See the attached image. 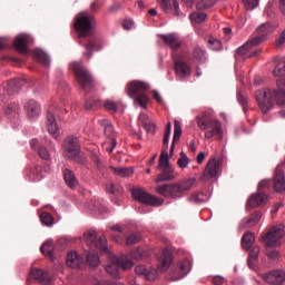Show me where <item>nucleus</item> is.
Returning a JSON list of instances; mask_svg holds the SVG:
<instances>
[{
  "label": "nucleus",
  "mask_w": 285,
  "mask_h": 285,
  "mask_svg": "<svg viewBox=\"0 0 285 285\" xmlns=\"http://www.w3.org/2000/svg\"><path fill=\"white\" fill-rule=\"evenodd\" d=\"M237 101L243 106L244 110H246V106H248V98L242 91L237 92Z\"/></svg>",
  "instance_id": "obj_54"
},
{
  "label": "nucleus",
  "mask_w": 285,
  "mask_h": 285,
  "mask_svg": "<svg viewBox=\"0 0 285 285\" xmlns=\"http://www.w3.org/2000/svg\"><path fill=\"white\" fill-rule=\"evenodd\" d=\"M138 125L142 126V128L146 130V132H150L151 135H155V122L148 115L140 114L138 117Z\"/></svg>",
  "instance_id": "obj_29"
},
{
  "label": "nucleus",
  "mask_w": 285,
  "mask_h": 285,
  "mask_svg": "<svg viewBox=\"0 0 285 285\" xmlns=\"http://www.w3.org/2000/svg\"><path fill=\"white\" fill-rule=\"evenodd\" d=\"M58 95H61V92H68V83L66 81H61L57 89Z\"/></svg>",
  "instance_id": "obj_63"
},
{
  "label": "nucleus",
  "mask_w": 285,
  "mask_h": 285,
  "mask_svg": "<svg viewBox=\"0 0 285 285\" xmlns=\"http://www.w3.org/2000/svg\"><path fill=\"white\" fill-rule=\"evenodd\" d=\"M208 43L210 45L212 50H222V42L219 40H209Z\"/></svg>",
  "instance_id": "obj_60"
},
{
  "label": "nucleus",
  "mask_w": 285,
  "mask_h": 285,
  "mask_svg": "<svg viewBox=\"0 0 285 285\" xmlns=\"http://www.w3.org/2000/svg\"><path fill=\"white\" fill-rule=\"evenodd\" d=\"M117 147V139L112 138L109 139V141L105 142L104 148L107 150V153H112L115 148Z\"/></svg>",
  "instance_id": "obj_52"
},
{
  "label": "nucleus",
  "mask_w": 285,
  "mask_h": 285,
  "mask_svg": "<svg viewBox=\"0 0 285 285\" xmlns=\"http://www.w3.org/2000/svg\"><path fill=\"white\" fill-rule=\"evenodd\" d=\"M150 86L141 80H134L127 85V92L136 106L140 108H147L148 106V92Z\"/></svg>",
  "instance_id": "obj_6"
},
{
  "label": "nucleus",
  "mask_w": 285,
  "mask_h": 285,
  "mask_svg": "<svg viewBox=\"0 0 285 285\" xmlns=\"http://www.w3.org/2000/svg\"><path fill=\"white\" fill-rule=\"evenodd\" d=\"M282 237H284V225H275L262 235V239L267 246L266 255L269 259H277L279 257V252L271 248L279 246Z\"/></svg>",
  "instance_id": "obj_5"
},
{
  "label": "nucleus",
  "mask_w": 285,
  "mask_h": 285,
  "mask_svg": "<svg viewBox=\"0 0 285 285\" xmlns=\"http://www.w3.org/2000/svg\"><path fill=\"white\" fill-rule=\"evenodd\" d=\"M285 43V29L283 30V32L279 35V37L277 38L275 46H277V48L284 46Z\"/></svg>",
  "instance_id": "obj_62"
},
{
  "label": "nucleus",
  "mask_w": 285,
  "mask_h": 285,
  "mask_svg": "<svg viewBox=\"0 0 285 285\" xmlns=\"http://www.w3.org/2000/svg\"><path fill=\"white\" fill-rule=\"evenodd\" d=\"M158 170H160V173L156 178L157 184L161 181H173V179H175V169L170 166V160H168V151H166V149L161 150Z\"/></svg>",
  "instance_id": "obj_8"
},
{
  "label": "nucleus",
  "mask_w": 285,
  "mask_h": 285,
  "mask_svg": "<svg viewBox=\"0 0 285 285\" xmlns=\"http://www.w3.org/2000/svg\"><path fill=\"white\" fill-rule=\"evenodd\" d=\"M189 164H190V158H188L186 153L181 151L180 157L177 160V166L184 170V168H188Z\"/></svg>",
  "instance_id": "obj_45"
},
{
  "label": "nucleus",
  "mask_w": 285,
  "mask_h": 285,
  "mask_svg": "<svg viewBox=\"0 0 285 285\" xmlns=\"http://www.w3.org/2000/svg\"><path fill=\"white\" fill-rule=\"evenodd\" d=\"M175 73L178 79H187L190 76V66L181 60L175 61Z\"/></svg>",
  "instance_id": "obj_26"
},
{
  "label": "nucleus",
  "mask_w": 285,
  "mask_h": 285,
  "mask_svg": "<svg viewBox=\"0 0 285 285\" xmlns=\"http://www.w3.org/2000/svg\"><path fill=\"white\" fill-rule=\"evenodd\" d=\"M98 124L104 128L105 137H107V139H115V127H112L110 120L102 118L98 120Z\"/></svg>",
  "instance_id": "obj_30"
},
{
  "label": "nucleus",
  "mask_w": 285,
  "mask_h": 285,
  "mask_svg": "<svg viewBox=\"0 0 285 285\" xmlns=\"http://www.w3.org/2000/svg\"><path fill=\"white\" fill-rule=\"evenodd\" d=\"M159 265L158 271L160 273H166L167 268H170V264H173V252L166 248L163 249L161 255L158 258Z\"/></svg>",
  "instance_id": "obj_24"
},
{
  "label": "nucleus",
  "mask_w": 285,
  "mask_h": 285,
  "mask_svg": "<svg viewBox=\"0 0 285 285\" xmlns=\"http://www.w3.org/2000/svg\"><path fill=\"white\" fill-rule=\"evenodd\" d=\"M276 86L277 89L263 88L255 92V99L263 115L275 106V101L278 106H285V79H278Z\"/></svg>",
  "instance_id": "obj_1"
},
{
  "label": "nucleus",
  "mask_w": 285,
  "mask_h": 285,
  "mask_svg": "<svg viewBox=\"0 0 285 285\" xmlns=\"http://www.w3.org/2000/svg\"><path fill=\"white\" fill-rule=\"evenodd\" d=\"M104 108L108 110V112H111V115H115L119 110V102L114 101V100H105L104 102Z\"/></svg>",
  "instance_id": "obj_40"
},
{
  "label": "nucleus",
  "mask_w": 285,
  "mask_h": 285,
  "mask_svg": "<svg viewBox=\"0 0 285 285\" xmlns=\"http://www.w3.org/2000/svg\"><path fill=\"white\" fill-rule=\"evenodd\" d=\"M14 112H19V105L16 102L6 105L4 115H14Z\"/></svg>",
  "instance_id": "obj_49"
},
{
  "label": "nucleus",
  "mask_w": 285,
  "mask_h": 285,
  "mask_svg": "<svg viewBox=\"0 0 285 285\" xmlns=\"http://www.w3.org/2000/svg\"><path fill=\"white\" fill-rule=\"evenodd\" d=\"M83 265V257H81L77 252H69L67 254V266L69 268H81Z\"/></svg>",
  "instance_id": "obj_28"
},
{
  "label": "nucleus",
  "mask_w": 285,
  "mask_h": 285,
  "mask_svg": "<svg viewBox=\"0 0 285 285\" xmlns=\"http://www.w3.org/2000/svg\"><path fill=\"white\" fill-rule=\"evenodd\" d=\"M92 21H95V16L88 12H82L77 17L75 28L79 37H92Z\"/></svg>",
  "instance_id": "obj_12"
},
{
  "label": "nucleus",
  "mask_w": 285,
  "mask_h": 285,
  "mask_svg": "<svg viewBox=\"0 0 285 285\" xmlns=\"http://www.w3.org/2000/svg\"><path fill=\"white\" fill-rule=\"evenodd\" d=\"M217 175H219V163L215 161V159H210L206 165L200 180L207 181V179H210L212 177H217Z\"/></svg>",
  "instance_id": "obj_21"
},
{
  "label": "nucleus",
  "mask_w": 285,
  "mask_h": 285,
  "mask_svg": "<svg viewBox=\"0 0 285 285\" xmlns=\"http://www.w3.org/2000/svg\"><path fill=\"white\" fill-rule=\"evenodd\" d=\"M197 184V178H186L176 184H165L156 187V193L163 197L179 198L188 193Z\"/></svg>",
  "instance_id": "obj_2"
},
{
  "label": "nucleus",
  "mask_w": 285,
  "mask_h": 285,
  "mask_svg": "<svg viewBox=\"0 0 285 285\" xmlns=\"http://www.w3.org/2000/svg\"><path fill=\"white\" fill-rule=\"evenodd\" d=\"M165 46L171 48V50H179L181 48V39L177 33L159 35Z\"/></svg>",
  "instance_id": "obj_22"
},
{
  "label": "nucleus",
  "mask_w": 285,
  "mask_h": 285,
  "mask_svg": "<svg viewBox=\"0 0 285 285\" xmlns=\"http://www.w3.org/2000/svg\"><path fill=\"white\" fill-rule=\"evenodd\" d=\"M99 104L100 102L97 99H89V100L86 101L85 108L87 110H92V108H97V106H99Z\"/></svg>",
  "instance_id": "obj_57"
},
{
  "label": "nucleus",
  "mask_w": 285,
  "mask_h": 285,
  "mask_svg": "<svg viewBox=\"0 0 285 285\" xmlns=\"http://www.w3.org/2000/svg\"><path fill=\"white\" fill-rule=\"evenodd\" d=\"M188 202L191 204H204L206 202V195L204 193H194L189 196Z\"/></svg>",
  "instance_id": "obj_42"
},
{
  "label": "nucleus",
  "mask_w": 285,
  "mask_h": 285,
  "mask_svg": "<svg viewBox=\"0 0 285 285\" xmlns=\"http://www.w3.org/2000/svg\"><path fill=\"white\" fill-rule=\"evenodd\" d=\"M145 278L149 282L157 279V271L155 268L147 269V272H145Z\"/></svg>",
  "instance_id": "obj_56"
},
{
  "label": "nucleus",
  "mask_w": 285,
  "mask_h": 285,
  "mask_svg": "<svg viewBox=\"0 0 285 285\" xmlns=\"http://www.w3.org/2000/svg\"><path fill=\"white\" fill-rule=\"evenodd\" d=\"M38 155H39V157H41V159H45L46 161H48V159H50V153H48V149L43 146L39 147Z\"/></svg>",
  "instance_id": "obj_55"
},
{
  "label": "nucleus",
  "mask_w": 285,
  "mask_h": 285,
  "mask_svg": "<svg viewBox=\"0 0 285 285\" xmlns=\"http://www.w3.org/2000/svg\"><path fill=\"white\" fill-rule=\"evenodd\" d=\"M40 252L45 257H48L51 262H55V246L52 243L47 242L40 247Z\"/></svg>",
  "instance_id": "obj_33"
},
{
  "label": "nucleus",
  "mask_w": 285,
  "mask_h": 285,
  "mask_svg": "<svg viewBox=\"0 0 285 285\" xmlns=\"http://www.w3.org/2000/svg\"><path fill=\"white\" fill-rule=\"evenodd\" d=\"M193 57L199 63H204L206 61V50H204L202 47H195Z\"/></svg>",
  "instance_id": "obj_38"
},
{
  "label": "nucleus",
  "mask_w": 285,
  "mask_h": 285,
  "mask_svg": "<svg viewBox=\"0 0 285 285\" xmlns=\"http://www.w3.org/2000/svg\"><path fill=\"white\" fill-rule=\"evenodd\" d=\"M71 70L75 73L76 80L82 90H88L92 88L94 80L90 71L79 62L71 63Z\"/></svg>",
  "instance_id": "obj_9"
},
{
  "label": "nucleus",
  "mask_w": 285,
  "mask_h": 285,
  "mask_svg": "<svg viewBox=\"0 0 285 285\" xmlns=\"http://www.w3.org/2000/svg\"><path fill=\"white\" fill-rule=\"evenodd\" d=\"M240 226L242 228H253V226H255V223L252 220L250 217H248L243 219Z\"/></svg>",
  "instance_id": "obj_59"
},
{
  "label": "nucleus",
  "mask_w": 285,
  "mask_h": 285,
  "mask_svg": "<svg viewBox=\"0 0 285 285\" xmlns=\"http://www.w3.org/2000/svg\"><path fill=\"white\" fill-rule=\"evenodd\" d=\"M33 57L39 61V63H42V66H50V57H48V53L43 50L36 49L33 51Z\"/></svg>",
  "instance_id": "obj_35"
},
{
  "label": "nucleus",
  "mask_w": 285,
  "mask_h": 285,
  "mask_svg": "<svg viewBox=\"0 0 285 285\" xmlns=\"http://www.w3.org/2000/svg\"><path fill=\"white\" fill-rule=\"evenodd\" d=\"M138 242H141V235L131 234L128 236L126 244H127V246H132V244H138Z\"/></svg>",
  "instance_id": "obj_51"
},
{
  "label": "nucleus",
  "mask_w": 285,
  "mask_h": 285,
  "mask_svg": "<svg viewBox=\"0 0 285 285\" xmlns=\"http://www.w3.org/2000/svg\"><path fill=\"white\" fill-rule=\"evenodd\" d=\"M246 10H255L256 6H259V0H243Z\"/></svg>",
  "instance_id": "obj_53"
},
{
  "label": "nucleus",
  "mask_w": 285,
  "mask_h": 285,
  "mask_svg": "<svg viewBox=\"0 0 285 285\" xmlns=\"http://www.w3.org/2000/svg\"><path fill=\"white\" fill-rule=\"evenodd\" d=\"M181 138V122L179 120L174 121V137L173 141L177 142Z\"/></svg>",
  "instance_id": "obj_47"
},
{
  "label": "nucleus",
  "mask_w": 285,
  "mask_h": 285,
  "mask_svg": "<svg viewBox=\"0 0 285 285\" xmlns=\"http://www.w3.org/2000/svg\"><path fill=\"white\" fill-rule=\"evenodd\" d=\"M196 122L199 130H206L205 139H213L216 137L219 141L224 139V130L222 129V121L210 117L208 114H203L196 117Z\"/></svg>",
  "instance_id": "obj_3"
},
{
  "label": "nucleus",
  "mask_w": 285,
  "mask_h": 285,
  "mask_svg": "<svg viewBox=\"0 0 285 285\" xmlns=\"http://www.w3.org/2000/svg\"><path fill=\"white\" fill-rule=\"evenodd\" d=\"M253 244H255V234L254 233H246L242 237V246L245 250H250L253 247Z\"/></svg>",
  "instance_id": "obj_34"
},
{
  "label": "nucleus",
  "mask_w": 285,
  "mask_h": 285,
  "mask_svg": "<svg viewBox=\"0 0 285 285\" xmlns=\"http://www.w3.org/2000/svg\"><path fill=\"white\" fill-rule=\"evenodd\" d=\"M40 220L45 226H52L55 224V218L48 212H43L40 214Z\"/></svg>",
  "instance_id": "obj_44"
},
{
  "label": "nucleus",
  "mask_w": 285,
  "mask_h": 285,
  "mask_svg": "<svg viewBox=\"0 0 285 285\" xmlns=\"http://www.w3.org/2000/svg\"><path fill=\"white\" fill-rule=\"evenodd\" d=\"M111 170L118 177H130L135 173L130 167H111Z\"/></svg>",
  "instance_id": "obj_37"
},
{
  "label": "nucleus",
  "mask_w": 285,
  "mask_h": 285,
  "mask_svg": "<svg viewBox=\"0 0 285 285\" xmlns=\"http://www.w3.org/2000/svg\"><path fill=\"white\" fill-rule=\"evenodd\" d=\"M24 110L29 119H37L41 115V105L37 100H29L24 104Z\"/></svg>",
  "instance_id": "obj_25"
},
{
  "label": "nucleus",
  "mask_w": 285,
  "mask_h": 285,
  "mask_svg": "<svg viewBox=\"0 0 285 285\" xmlns=\"http://www.w3.org/2000/svg\"><path fill=\"white\" fill-rule=\"evenodd\" d=\"M130 257L132 259H136V262H139L141 259H144V249L142 248H136V249H132L131 253H130Z\"/></svg>",
  "instance_id": "obj_50"
},
{
  "label": "nucleus",
  "mask_w": 285,
  "mask_h": 285,
  "mask_svg": "<svg viewBox=\"0 0 285 285\" xmlns=\"http://www.w3.org/2000/svg\"><path fill=\"white\" fill-rule=\"evenodd\" d=\"M29 282L36 279L40 285H52V277L43 269H31L28 277Z\"/></svg>",
  "instance_id": "obj_17"
},
{
  "label": "nucleus",
  "mask_w": 285,
  "mask_h": 285,
  "mask_svg": "<svg viewBox=\"0 0 285 285\" xmlns=\"http://www.w3.org/2000/svg\"><path fill=\"white\" fill-rule=\"evenodd\" d=\"M106 190L109 195H119L124 188L119 185H115L114 183H108L106 186Z\"/></svg>",
  "instance_id": "obj_48"
},
{
  "label": "nucleus",
  "mask_w": 285,
  "mask_h": 285,
  "mask_svg": "<svg viewBox=\"0 0 285 285\" xmlns=\"http://www.w3.org/2000/svg\"><path fill=\"white\" fill-rule=\"evenodd\" d=\"M24 85V79H12L3 86V95H8V97H11V95H16V92H19Z\"/></svg>",
  "instance_id": "obj_20"
},
{
  "label": "nucleus",
  "mask_w": 285,
  "mask_h": 285,
  "mask_svg": "<svg viewBox=\"0 0 285 285\" xmlns=\"http://www.w3.org/2000/svg\"><path fill=\"white\" fill-rule=\"evenodd\" d=\"M85 240L88 246H91L92 248H98V250H101V253L108 252L106 236L102 235L99 237V239H97V232L95 230H89L85 233Z\"/></svg>",
  "instance_id": "obj_14"
},
{
  "label": "nucleus",
  "mask_w": 285,
  "mask_h": 285,
  "mask_svg": "<svg viewBox=\"0 0 285 285\" xmlns=\"http://www.w3.org/2000/svg\"><path fill=\"white\" fill-rule=\"evenodd\" d=\"M273 61L276 62V66L273 70L274 77H285V60L284 58L275 57Z\"/></svg>",
  "instance_id": "obj_32"
},
{
  "label": "nucleus",
  "mask_w": 285,
  "mask_h": 285,
  "mask_svg": "<svg viewBox=\"0 0 285 285\" xmlns=\"http://www.w3.org/2000/svg\"><path fill=\"white\" fill-rule=\"evenodd\" d=\"M215 6V0H198L196 3L197 10H208V8H213Z\"/></svg>",
  "instance_id": "obj_46"
},
{
  "label": "nucleus",
  "mask_w": 285,
  "mask_h": 285,
  "mask_svg": "<svg viewBox=\"0 0 285 285\" xmlns=\"http://www.w3.org/2000/svg\"><path fill=\"white\" fill-rule=\"evenodd\" d=\"M63 179L67 186L71 189L77 188L79 186V181L77 180V176H75V171L70 169L63 170Z\"/></svg>",
  "instance_id": "obj_31"
},
{
  "label": "nucleus",
  "mask_w": 285,
  "mask_h": 285,
  "mask_svg": "<svg viewBox=\"0 0 285 285\" xmlns=\"http://www.w3.org/2000/svg\"><path fill=\"white\" fill-rule=\"evenodd\" d=\"M189 18L193 23H204V21H206L207 16L204 12H194L189 16Z\"/></svg>",
  "instance_id": "obj_43"
},
{
  "label": "nucleus",
  "mask_w": 285,
  "mask_h": 285,
  "mask_svg": "<svg viewBox=\"0 0 285 285\" xmlns=\"http://www.w3.org/2000/svg\"><path fill=\"white\" fill-rule=\"evenodd\" d=\"M119 10H121V3H119V2H114V3L108 8L109 14H112V13H115V12H119Z\"/></svg>",
  "instance_id": "obj_58"
},
{
  "label": "nucleus",
  "mask_w": 285,
  "mask_h": 285,
  "mask_svg": "<svg viewBox=\"0 0 285 285\" xmlns=\"http://www.w3.org/2000/svg\"><path fill=\"white\" fill-rule=\"evenodd\" d=\"M62 155L69 161L86 164V156L81 153V141L77 136H68L62 142Z\"/></svg>",
  "instance_id": "obj_4"
},
{
  "label": "nucleus",
  "mask_w": 285,
  "mask_h": 285,
  "mask_svg": "<svg viewBox=\"0 0 285 285\" xmlns=\"http://www.w3.org/2000/svg\"><path fill=\"white\" fill-rule=\"evenodd\" d=\"M282 166L283 165H278L276 167L273 177V189L278 194L285 193V176Z\"/></svg>",
  "instance_id": "obj_16"
},
{
  "label": "nucleus",
  "mask_w": 285,
  "mask_h": 285,
  "mask_svg": "<svg viewBox=\"0 0 285 285\" xmlns=\"http://www.w3.org/2000/svg\"><path fill=\"white\" fill-rule=\"evenodd\" d=\"M275 26L271 24V22H265L261 24L257 29L256 32L258 36L252 38L248 40L245 45H243L240 48L237 49V55H246L250 48L255 46H259L264 39H266L267 35H271L275 30Z\"/></svg>",
  "instance_id": "obj_7"
},
{
  "label": "nucleus",
  "mask_w": 285,
  "mask_h": 285,
  "mask_svg": "<svg viewBox=\"0 0 285 285\" xmlns=\"http://www.w3.org/2000/svg\"><path fill=\"white\" fill-rule=\"evenodd\" d=\"M99 50H101V42H99V39L91 37L85 43L83 57L90 61V59H92V55L95 52H99Z\"/></svg>",
  "instance_id": "obj_19"
},
{
  "label": "nucleus",
  "mask_w": 285,
  "mask_h": 285,
  "mask_svg": "<svg viewBox=\"0 0 285 285\" xmlns=\"http://www.w3.org/2000/svg\"><path fill=\"white\" fill-rule=\"evenodd\" d=\"M128 271V268H132V261L128 258V256L122 255L120 257L114 256L109 265L105 267L106 273L111 275V277H119V271Z\"/></svg>",
  "instance_id": "obj_10"
},
{
  "label": "nucleus",
  "mask_w": 285,
  "mask_h": 285,
  "mask_svg": "<svg viewBox=\"0 0 285 285\" xmlns=\"http://www.w3.org/2000/svg\"><path fill=\"white\" fill-rule=\"evenodd\" d=\"M147 271L148 269L144 265H138V266L135 267L136 274L137 275H142L144 277H145Z\"/></svg>",
  "instance_id": "obj_64"
},
{
  "label": "nucleus",
  "mask_w": 285,
  "mask_h": 285,
  "mask_svg": "<svg viewBox=\"0 0 285 285\" xmlns=\"http://www.w3.org/2000/svg\"><path fill=\"white\" fill-rule=\"evenodd\" d=\"M29 179H30V181H41V179H43V174L41 171L40 166H36L35 168H32L30 170Z\"/></svg>",
  "instance_id": "obj_39"
},
{
  "label": "nucleus",
  "mask_w": 285,
  "mask_h": 285,
  "mask_svg": "<svg viewBox=\"0 0 285 285\" xmlns=\"http://www.w3.org/2000/svg\"><path fill=\"white\" fill-rule=\"evenodd\" d=\"M258 256H259V246H254L249 250V256L247 259V264H248L249 268H255V262H257Z\"/></svg>",
  "instance_id": "obj_36"
},
{
  "label": "nucleus",
  "mask_w": 285,
  "mask_h": 285,
  "mask_svg": "<svg viewBox=\"0 0 285 285\" xmlns=\"http://www.w3.org/2000/svg\"><path fill=\"white\" fill-rule=\"evenodd\" d=\"M158 3L165 12H168V10H170V0H158Z\"/></svg>",
  "instance_id": "obj_61"
},
{
  "label": "nucleus",
  "mask_w": 285,
  "mask_h": 285,
  "mask_svg": "<svg viewBox=\"0 0 285 285\" xmlns=\"http://www.w3.org/2000/svg\"><path fill=\"white\" fill-rule=\"evenodd\" d=\"M265 282L272 285H282L285 281V273L282 269H275L264 275Z\"/></svg>",
  "instance_id": "obj_23"
},
{
  "label": "nucleus",
  "mask_w": 285,
  "mask_h": 285,
  "mask_svg": "<svg viewBox=\"0 0 285 285\" xmlns=\"http://www.w3.org/2000/svg\"><path fill=\"white\" fill-rule=\"evenodd\" d=\"M99 254L95 253V252H89L87 254V263L89 264V266H92L94 268L99 266Z\"/></svg>",
  "instance_id": "obj_41"
},
{
  "label": "nucleus",
  "mask_w": 285,
  "mask_h": 285,
  "mask_svg": "<svg viewBox=\"0 0 285 285\" xmlns=\"http://www.w3.org/2000/svg\"><path fill=\"white\" fill-rule=\"evenodd\" d=\"M269 189H271V180H268V179L262 180L258 184V193L249 196L248 206H250V208L266 206V204L268 202V195H266L264 193V190H269Z\"/></svg>",
  "instance_id": "obj_11"
},
{
  "label": "nucleus",
  "mask_w": 285,
  "mask_h": 285,
  "mask_svg": "<svg viewBox=\"0 0 285 285\" xmlns=\"http://www.w3.org/2000/svg\"><path fill=\"white\" fill-rule=\"evenodd\" d=\"M131 195L136 202H139V204H145L146 206H161L164 204V199L153 196L141 188L132 189Z\"/></svg>",
  "instance_id": "obj_13"
},
{
  "label": "nucleus",
  "mask_w": 285,
  "mask_h": 285,
  "mask_svg": "<svg viewBox=\"0 0 285 285\" xmlns=\"http://www.w3.org/2000/svg\"><path fill=\"white\" fill-rule=\"evenodd\" d=\"M46 126L48 132L51 134L55 139H57V137H59V126L57 125V119L55 118V114H52V111H47Z\"/></svg>",
  "instance_id": "obj_27"
},
{
  "label": "nucleus",
  "mask_w": 285,
  "mask_h": 285,
  "mask_svg": "<svg viewBox=\"0 0 285 285\" xmlns=\"http://www.w3.org/2000/svg\"><path fill=\"white\" fill-rule=\"evenodd\" d=\"M32 43V38L29 35H20L16 37L13 41V48L17 50V52H20L21 55L28 53V46Z\"/></svg>",
  "instance_id": "obj_18"
},
{
  "label": "nucleus",
  "mask_w": 285,
  "mask_h": 285,
  "mask_svg": "<svg viewBox=\"0 0 285 285\" xmlns=\"http://www.w3.org/2000/svg\"><path fill=\"white\" fill-rule=\"evenodd\" d=\"M190 273V261L188 258L178 263V265L171 271L173 282H177L186 277Z\"/></svg>",
  "instance_id": "obj_15"
}]
</instances>
